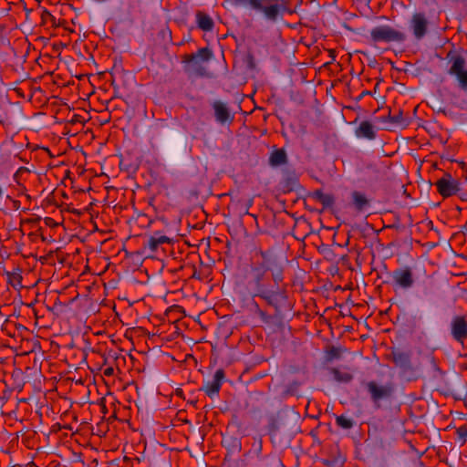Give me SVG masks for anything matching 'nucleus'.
<instances>
[{
	"label": "nucleus",
	"mask_w": 467,
	"mask_h": 467,
	"mask_svg": "<svg viewBox=\"0 0 467 467\" xmlns=\"http://www.w3.org/2000/svg\"><path fill=\"white\" fill-rule=\"evenodd\" d=\"M450 334L452 339L463 345L467 340V316L454 315L450 322Z\"/></svg>",
	"instance_id": "423d86ee"
},
{
	"label": "nucleus",
	"mask_w": 467,
	"mask_h": 467,
	"mask_svg": "<svg viewBox=\"0 0 467 467\" xmlns=\"http://www.w3.org/2000/svg\"><path fill=\"white\" fill-rule=\"evenodd\" d=\"M314 197L318 202H320L323 204V206H325V207L330 206L334 202L331 195L325 194L321 191H316L314 192Z\"/></svg>",
	"instance_id": "412c9836"
},
{
	"label": "nucleus",
	"mask_w": 467,
	"mask_h": 467,
	"mask_svg": "<svg viewBox=\"0 0 467 467\" xmlns=\"http://www.w3.org/2000/svg\"><path fill=\"white\" fill-rule=\"evenodd\" d=\"M213 109L214 111L215 120L223 125L231 124L234 120V116L231 115L230 109L225 103L221 100H215L213 103Z\"/></svg>",
	"instance_id": "f8f14e48"
},
{
	"label": "nucleus",
	"mask_w": 467,
	"mask_h": 467,
	"mask_svg": "<svg viewBox=\"0 0 467 467\" xmlns=\"http://www.w3.org/2000/svg\"><path fill=\"white\" fill-rule=\"evenodd\" d=\"M254 296L262 297L269 305L274 304L273 299H274L275 292L268 290L267 287H265L263 289L255 291Z\"/></svg>",
	"instance_id": "4be33fe9"
},
{
	"label": "nucleus",
	"mask_w": 467,
	"mask_h": 467,
	"mask_svg": "<svg viewBox=\"0 0 467 467\" xmlns=\"http://www.w3.org/2000/svg\"><path fill=\"white\" fill-rule=\"evenodd\" d=\"M432 288V282H428L423 284V293L424 295H428L431 293Z\"/></svg>",
	"instance_id": "7c9ffc66"
},
{
	"label": "nucleus",
	"mask_w": 467,
	"mask_h": 467,
	"mask_svg": "<svg viewBox=\"0 0 467 467\" xmlns=\"http://www.w3.org/2000/svg\"><path fill=\"white\" fill-rule=\"evenodd\" d=\"M104 374L106 376H111L113 374V368H108L104 370Z\"/></svg>",
	"instance_id": "473e14b6"
},
{
	"label": "nucleus",
	"mask_w": 467,
	"mask_h": 467,
	"mask_svg": "<svg viewBox=\"0 0 467 467\" xmlns=\"http://www.w3.org/2000/svg\"><path fill=\"white\" fill-rule=\"evenodd\" d=\"M451 65L449 68V74L456 77L458 87L464 92H467V68L466 61L462 56H455L451 60Z\"/></svg>",
	"instance_id": "39448f33"
},
{
	"label": "nucleus",
	"mask_w": 467,
	"mask_h": 467,
	"mask_svg": "<svg viewBox=\"0 0 467 467\" xmlns=\"http://www.w3.org/2000/svg\"><path fill=\"white\" fill-rule=\"evenodd\" d=\"M254 259L255 261L253 262V265L264 267L267 271L278 263L277 257L272 250H258L254 254Z\"/></svg>",
	"instance_id": "9b49d317"
},
{
	"label": "nucleus",
	"mask_w": 467,
	"mask_h": 467,
	"mask_svg": "<svg viewBox=\"0 0 467 467\" xmlns=\"http://www.w3.org/2000/svg\"><path fill=\"white\" fill-rule=\"evenodd\" d=\"M456 434L458 440L461 441L462 444H464L467 441V427L465 425L457 428Z\"/></svg>",
	"instance_id": "bb28decb"
},
{
	"label": "nucleus",
	"mask_w": 467,
	"mask_h": 467,
	"mask_svg": "<svg viewBox=\"0 0 467 467\" xmlns=\"http://www.w3.org/2000/svg\"><path fill=\"white\" fill-rule=\"evenodd\" d=\"M366 389L370 396L371 400L378 404L382 400H389L393 396L394 384L388 382L384 385L379 384L375 380L367 382Z\"/></svg>",
	"instance_id": "7ed1b4c3"
},
{
	"label": "nucleus",
	"mask_w": 467,
	"mask_h": 467,
	"mask_svg": "<svg viewBox=\"0 0 467 467\" xmlns=\"http://www.w3.org/2000/svg\"><path fill=\"white\" fill-rule=\"evenodd\" d=\"M224 378H225V373H224L223 369H222V368L217 369L213 375V379L207 381L203 385L202 389L204 391V393L208 397H210L212 399L214 397H218L221 387L224 380Z\"/></svg>",
	"instance_id": "9d476101"
},
{
	"label": "nucleus",
	"mask_w": 467,
	"mask_h": 467,
	"mask_svg": "<svg viewBox=\"0 0 467 467\" xmlns=\"http://www.w3.org/2000/svg\"><path fill=\"white\" fill-rule=\"evenodd\" d=\"M171 239L161 232H154L144 244V248L149 249L151 253L157 252L163 244H170Z\"/></svg>",
	"instance_id": "4468645a"
},
{
	"label": "nucleus",
	"mask_w": 467,
	"mask_h": 467,
	"mask_svg": "<svg viewBox=\"0 0 467 467\" xmlns=\"http://www.w3.org/2000/svg\"><path fill=\"white\" fill-rule=\"evenodd\" d=\"M246 5L251 10L260 13L264 19L270 24H276L284 18L285 5L275 3L274 0H238Z\"/></svg>",
	"instance_id": "f257e3e1"
},
{
	"label": "nucleus",
	"mask_w": 467,
	"mask_h": 467,
	"mask_svg": "<svg viewBox=\"0 0 467 467\" xmlns=\"http://www.w3.org/2000/svg\"><path fill=\"white\" fill-rule=\"evenodd\" d=\"M267 272L265 268L252 264L250 284L254 287V292L266 287L265 279Z\"/></svg>",
	"instance_id": "ddd939ff"
},
{
	"label": "nucleus",
	"mask_w": 467,
	"mask_h": 467,
	"mask_svg": "<svg viewBox=\"0 0 467 467\" xmlns=\"http://www.w3.org/2000/svg\"><path fill=\"white\" fill-rule=\"evenodd\" d=\"M393 362L403 371L412 370L410 355L405 352L393 353Z\"/></svg>",
	"instance_id": "f3484780"
},
{
	"label": "nucleus",
	"mask_w": 467,
	"mask_h": 467,
	"mask_svg": "<svg viewBox=\"0 0 467 467\" xmlns=\"http://www.w3.org/2000/svg\"><path fill=\"white\" fill-rule=\"evenodd\" d=\"M253 313L254 315L259 317V318L261 319V321L265 324H268L271 322L272 320V317L267 315L265 311H263L257 303H254V307H253Z\"/></svg>",
	"instance_id": "5701e85b"
},
{
	"label": "nucleus",
	"mask_w": 467,
	"mask_h": 467,
	"mask_svg": "<svg viewBox=\"0 0 467 467\" xmlns=\"http://www.w3.org/2000/svg\"><path fill=\"white\" fill-rule=\"evenodd\" d=\"M355 134L358 138H364L368 140H374L376 138L374 126L368 120L360 122L355 131Z\"/></svg>",
	"instance_id": "dca6fc26"
},
{
	"label": "nucleus",
	"mask_w": 467,
	"mask_h": 467,
	"mask_svg": "<svg viewBox=\"0 0 467 467\" xmlns=\"http://www.w3.org/2000/svg\"><path fill=\"white\" fill-rule=\"evenodd\" d=\"M274 1H275V3H281V4H283V5H285V10L284 11V16L285 14H292L289 0H274Z\"/></svg>",
	"instance_id": "cd10ccee"
},
{
	"label": "nucleus",
	"mask_w": 467,
	"mask_h": 467,
	"mask_svg": "<svg viewBox=\"0 0 467 467\" xmlns=\"http://www.w3.org/2000/svg\"><path fill=\"white\" fill-rule=\"evenodd\" d=\"M195 22L198 28L205 32H210L214 27V22L213 18L203 11L199 10L195 13Z\"/></svg>",
	"instance_id": "2eb2a0df"
},
{
	"label": "nucleus",
	"mask_w": 467,
	"mask_h": 467,
	"mask_svg": "<svg viewBox=\"0 0 467 467\" xmlns=\"http://www.w3.org/2000/svg\"><path fill=\"white\" fill-rule=\"evenodd\" d=\"M336 423L338 427L345 430H349L354 426V421L344 415L337 416L336 418Z\"/></svg>",
	"instance_id": "b1692460"
},
{
	"label": "nucleus",
	"mask_w": 467,
	"mask_h": 467,
	"mask_svg": "<svg viewBox=\"0 0 467 467\" xmlns=\"http://www.w3.org/2000/svg\"><path fill=\"white\" fill-rule=\"evenodd\" d=\"M438 192L443 197L454 195L458 191V182L451 174L446 173L442 178L435 182Z\"/></svg>",
	"instance_id": "1a4fd4ad"
},
{
	"label": "nucleus",
	"mask_w": 467,
	"mask_h": 467,
	"mask_svg": "<svg viewBox=\"0 0 467 467\" xmlns=\"http://www.w3.org/2000/svg\"><path fill=\"white\" fill-rule=\"evenodd\" d=\"M409 27L417 40L422 39L428 33L429 20L424 13H415L412 15Z\"/></svg>",
	"instance_id": "0eeeda50"
},
{
	"label": "nucleus",
	"mask_w": 467,
	"mask_h": 467,
	"mask_svg": "<svg viewBox=\"0 0 467 467\" xmlns=\"http://www.w3.org/2000/svg\"><path fill=\"white\" fill-rule=\"evenodd\" d=\"M367 39L370 45L375 47L381 43L402 44L406 41L407 35L389 25H379L370 30L369 36H367Z\"/></svg>",
	"instance_id": "f03ea898"
},
{
	"label": "nucleus",
	"mask_w": 467,
	"mask_h": 467,
	"mask_svg": "<svg viewBox=\"0 0 467 467\" xmlns=\"http://www.w3.org/2000/svg\"><path fill=\"white\" fill-rule=\"evenodd\" d=\"M3 194H4V190H3V188L0 186V199L2 198Z\"/></svg>",
	"instance_id": "f704fd0d"
},
{
	"label": "nucleus",
	"mask_w": 467,
	"mask_h": 467,
	"mask_svg": "<svg viewBox=\"0 0 467 467\" xmlns=\"http://www.w3.org/2000/svg\"><path fill=\"white\" fill-rule=\"evenodd\" d=\"M47 17H53V16L47 10L45 9L42 12V18L46 19Z\"/></svg>",
	"instance_id": "2f4dec72"
},
{
	"label": "nucleus",
	"mask_w": 467,
	"mask_h": 467,
	"mask_svg": "<svg viewBox=\"0 0 467 467\" xmlns=\"http://www.w3.org/2000/svg\"><path fill=\"white\" fill-rule=\"evenodd\" d=\"M330 373L333 375L336 381L340 383H348L352 380L353 376L348 371H341L338 368H330Z\"/></svg>",
	"instance_id": "aec40b11"
},
{
	"label": "nucleus",
	"mask_w": 467,
	"mask_h": 467,
	"mask_svg": "<svg viewBox=\"0 0 467 467\" xmlns=\"http://www.w3.org/2000/svg\"><path fill=\"white\" fill-rule=\"evenodd\" d=\"M352 201L356 210L358 212L364 211L369 204L366 195L357 191L352 192Z\"/></svg>",
	"instance_id": "6ab92c4d"
},
{
	"label": "nucleus",
	"mask_w": 467,
	"mask_h": 467,
	"mask_svg": "<svg viewBox=\"0 0 467 467\" xmlns=\"http://www.w3.org/2000/svg\"><path fill=\"white\" fill-rule=\"evenodd\" d=\"M212 51L208 47L198 49L197 53L185 55L182 62L189 66V68L198 76H204V68L199 64V59L208 61L212 57Z\"/></svg>",
	"instance_id": "20e7f679"
},
{
	"label": "nucleus",
	"mask_w": 467,
	"mask_h": 467,
	"mask_svg": "<svg viewBox=\"0 0 467 467\" xmlns=\"http://www.w3.org/2000/svg\"><path fill=\"white\" fill-rule=\"evenodd\" d=\"M392 278L394 284L402 289H410L414 284L413 272L410 267L405 266L393 271Z\"/></svg>",
	"instance_id": "6e6552de"
},
{
	"label": "nucleus",
	"mask_w": 467,
	"mask_h": 467,
	"mask_svg": "<svg viewBox=\"0 0 467 467\" xmlns=\"http://www.w3.org/2000/svg\"><path fill=\"white\" fill-rule=\"evenodd\" d=\"M287 162V154L284 149L274 150L269 156V164L272 167L284 165Z\"/></svg>",
	"instance_id": "a211bd4d"
},
{
	"label": "nucleus",
	"mask_w": 467,
	"mask_h": 467,
	"mask_svg": "<svg viewBox=\"0 0 467 467\" xmlns=\"http://www.w3.org/2000/svg\"><path fill=\"white\" fill-rule=\"evenodd\" d=\"M269 271L271 272L272 278L276 285L283 281V268L279 262Z\"/></svg>",
	"instance_id": "a878e982"
},
{
	"label": "nucleus",
	"mask_w": 467,
	"mask_h": 467,
	"mask_svg": "<svg viewBox=\"0 0 467 467\" xmlns=\"http://www.w3.org/2000/svg\"><path fill=\"white\" fill-rule=\"evenodd\" d=\"M429 360H430V362H431V363L435 368L437 367V365H436V363H435V358H434L433 357H430V358H429Z\"/></svg>",
	"instance_id": "72a5a7b5"
},
{
	"label": "nucleus",
	"mask_w": 467,
	"mask_h": 467,
	"mask_svg": "<svg viewBox=\"0 0 467 467\" xmlns=\"http://www.w3.org/2000/svg\"><path fill=\"white\" fill-rule=\"evenodd\" d=\"M388 118L392 123H400L401 121V111L399 112V115L391 117L390 110H389Z\"/></svg>",
	"instance_id": "c85d7f7f"
},
{
	"label": "nucleus",
	"mask_w": 467,
	"mask_h": 467,
	"mask_svg": "<svg viewBox=\"0 0 467 467\" xmlns=\"http://www.w3.org/2000/svg\"><path fill=\"white\" fill-rule=\"evenodd\" d=\"M31 171L26 167H19L13 175V180L17 185H23V182L25 181L23 176L26 173H29Z\"/></svg>",
	"instance_id": "393cba45"
},
{
	"label": "nucleus",
	"mask_w": 467,
	"mask_h": 467,
	"mask_svg": "<svg viewBox=\"0 0 467 467\" xmlns=\"http://www.w3.org/2000/svg\"><path fill=\"white\" fill-rule=\"evenodd\" d=\"M15 157L24 163H28L30 161V158H28L26 154L22 152L16 154Z\"/></svg>",
	"instance_id": "c756f323"
}]
</instances>
